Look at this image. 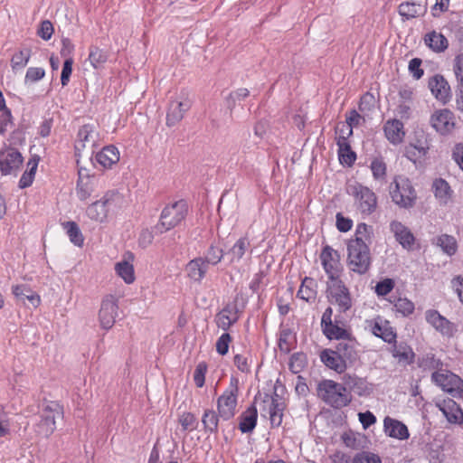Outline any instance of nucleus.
Returning <instances> with one entry per match:
<instances>
[{
  "label": "nucleus",
  "instance_id": "f257e3e1",
  "mask_svg": "<svg viewBox=\"0 0 463 463\" xmlns=\"http://www.w3.org/2000/svg\"><path fill=\"white\" fill-rule=\"evenodd\" d=\"M64 408L57 401L43 399L39 406V420L34 424L35 433L48 439L56 430V420L63 418Z\"/></svg>",
  "mask_w": 463,
  "mask_h": 463
},
{
  "label": "nucleus",
  "instance_id": "f03ea898",
  "mask_svg": "<svg viewBox=\"0 0 463 463\" xmlns=\"http://www.w3.org/2000/svg\"><path fill=\"white\" fill-rule=\"evenodd\" d=\"M317 396L326 404L335 409L348 406L353 400L352 395L345 392L342 383L333 380H323L317 384Z\"/></svg>",
  "mask_w": 463,
  "mask_h": 463
},
{
  "label": "nucleus",
  "instance_id": "7ed1b4c3",
  "mask_svg": "<svg viewBox=\"0 0 463 463\" xmlns=\"http://www.w3.org/2000/svg\"><path fill=\"white\" fill-rule=\"evenodd\" d=\"M188 206L184 200L176 201L166 205L161 212L156 229L164 233L181 223L187 215Z\"/></svg>",
  "mask_w": 463,
  "mask_h": 463
},
{
  "label": "nucleus",
  "instance_id": "20e7f679",
  "mask_svg": "<svg viewBox=\"0 0 463 463\" xmlns=\"http://www.w3.org/2000/svg\"><path fill=\"white\" fill-rule=\"evenodd\" d=\"M347 267L356 274H366L372 265V256L368 245H359L358 242L347 244Z\"/></svg>",
  "mask_w": 463,
  "mask_h": 463
},
{
  "label": "nucleus",
  "instance_id": "39448f33",
  "mask_svg": "<svg viewBox=\"0 0 463 463\" xmlns=\"http://www.w3.org/2000/svg\"><path fill=\"white\" fill-rule=\"evenodd\" d=\"M390 195L392 202L402 208H411L414 205L417 195L411 182L399 176L390 185Z\"/></svg>",
  "mask_w": 463,
  "mask_h": 463
},
{
  "label": "nucleus",
  "instance_id": "423d86ee",
  "mask_svg": "<svg viewBox=\"0 0 463 463\" xmlns=\"http://www.w3.org/2000/svg\"><path fill=\"white\" fill-rule=\"evenodd\" d=\"M326 297L331 304L337 306L340 313H345L353 306L350 290L340 278L328 279Z\"/></svg>",
  "mask_w": 463,
  "mask_h": 463
},
{
  "label": "nucleus",
  "instance_id": "0eeeda50",
  "mask_svg": "<svg viewBox=\"0 0 463 463\" xmlns=\"http://www.w3.org/2000/svg\"><path fill=\"white\" fill-rule=\"evenodd\" d=\"M239 395V380L232 377L227 389L217 399V410L221 419L229 420L236 413Z\"/></svg>",
  "mask_w": 463,
  "mask_h": 463
},
{
  "label": "nucleus",
  "instance_id": "6e6552de",
  "mask_svg": "<svg viewBox=\"0 0 463 463\" xmlns=\"http://www.w3.org/2000/svg\"><path fill=\"white\" fill-rule=\"evenodd\" d=\"M321 329L328 340L340 341L353 335L350 326H340L333 322V308L327 307L321 317Z\"/></svg>",
  "mask_w": 463,
  "mask_h": 463
},
{
  "label": "nucleus",
  "instance_id": "1a4fd4ad",
  "mask_svg": "<svg viewBox=\"0 0 463 463\" xmlns=\"http://www.w3.org/2000/svg\"><path fill=\"white\" fill-rule=\"evenodd\" d=\"M431 382L453 397L463 395V381L452 372L443 369L431 373Z\"/></svg>",
  "mask_w": 463,
  "mask_h": 463
},
{
  "label": "nucleus",
  "instance_id": "9d476101",
  "mask_svg": "<svg viewBox=\"0 0 463 463\" xmlns=\"http://www.w3.org/2000/svg\"><path fill=\"white\" fill-rule=\"evenodd\" d=\"M342 382L345 386L346 393L361 397H370L374 390L373 383L367 381L364 377H360L354 373H345L342 377Z\"/></svg>",
  "mask_w": 463,
  "mask_h": 463
},
{
  "label": "nucleus",
  "instance_id": "9b49d317",
  "mask_svg": "<svg viewBox=\"0 0 463 463\" xmlns=\"http://www.w3.org/2000/svg\"><path fill=\"white\" fill-rule=\"evenodd\" d=\"M192 100L188 93L182 90L175 99L170 101L166 113V125L168 127L175 126L184 117V114L191 109Z\"/></svg>",
  "mask_w": 463,
  "mask_h": 463
},
{
  "label": "nucleus",
  "instance_id": "f8f14e48",
  "mask_svg": "<svg viewBox=\"0 0 463 463\" xmlns=\"http://www.w3.org/2000/svg\"><path fill=\"white\" fill-rule=\"evenodd\" d=\"M118 315V299L112 295L106 296L101 301L98 314L100 327L106 331L111 329L115 325Z\"/></svg>",
  "mask_w": 463,
  "mask_h": 463
},
{
  "label": "nucleus",
  "instance_id": "ddd939ff",
  "mask_svg": "<svg viewBox=\"0 0 463 463\" xmlns=\"http://www.w3.org/2000/svg\"><path fill=\"white\" fill-rule=\"evenodd\" d=\"M319 257L328 279L340 278L343 266L339 252L331 246L326 245L323 247Z\"/></svg>",
  "mask_w": 463,
  "mask_h": 463
},
{
  "label": "nucleus",
  "instance_id": "4468645a",
  "mask_svg": "<svg viewBox=\"0 0 463 463\" xmlns=\"http://www.w3.org/2000/svg\"><path fill=\"white\" fill-rule=\"evenodd\" d=\"M23 161L22 154L14 147L9 146L0 150V171L4 175H16Z\"/></svg>",
  "mask_w": 463,
  "mask_h": 463
},
{
  "label": "nucleus",
  "instance_id": "2eb2a0df",
  "mask_svg": "<svg viewBox=\"0 0 463 463\" xmlns=\"http://www.w3.org/2000/svg\"><path fill=\"white\" fill-rule=\"evenodd\" d=\"M116 194L113 191H108L99 200L90 204L86 209L87 216L92 221L103 222L114 203Z\"/></svg>",
  "mask_w": 463,
  "mask_h": 463
},
{
  "label": "nucleus",
  "instance_id": "dca6fc26",
  "mask_svg": "<svg viewBox=\"0 0 463 463\" xmlns=\"http://www.w3.org/2000/svg\"><path fill=\"white\" fill-rule=\"evenodd\" d=\"M353 194L363 214L370 215L375 211L377 207V197L371 189L358 184L354 186Z\"/></svg>",
  "mask_w": 463,
  "mask_h": 463
},
{
  "label": "nucleus",
  "instance_id": "f3484780",
  "mask_svg": "<svg viewBox=\"0 0 463 463\" xmlns=\"http://www.w3.org/2000/svg\"><path fill=\"white\" fill-rule=\"evenodd\" d=\"M425 319L443 336L453 337L458 331L457 326L440 315L436 309L427 310L425 312Z\"/></svg>",
  "mask_w": 463,
  "mask_h": 463
},
{
  "label": "nucleus",
  "instance_id": "a211bd4d",
  "mask_svg": "<svg viewBox=\"0 0 463 463\" xmlns=\"http://www.w3.org/2000/svg\"><path fill=\"white\" fill-rule=\"evenodd\" d=\"M431 127L440 135L449 134L455 128L454 113L443 109L435 111L430 119Z\"/></svg>",
  "mask_w": 463,
  "mask_h": 463
},
{
  "label": "nucleus",
  "instance_id": "6ab92c4d",
  "mask_svg": "<svg viewBox=\"0 0 463 463\" xmlns=\"http://www.w3.org/2000/svg\"><path fill=\"white\" fill-rule=\"evenodd\" d=\"M428 87L435 99L447 104L452 98L450 85L441 74H435L429 79Z\"/></svg>",
  "mask_w": 463,
  "mask_h": 463
},
{
  "label": "nucleus",
  "instance_id": "aec40b11",
  "mask_svg": "<svg viewBox=\"0 0 463 463\" xmlns=\"http://www.w3.org/2000/svg\"><path fill=\"white\" fill-rule=\"evenodd\" d=\"M357 346L358 342L354 335H352L351 336L338 341L334 350L344 359L348 366H351L359 359Z\"/></svg>",
  "mask_w": 463,
  "mask_h": 463
},
{
  "label": "nucleus",
  "instance_id": "412c9836",
  "mask_svg": "<svg viewBox=\"0 0 463 463\" xmlns=\"http://www.w3.org/2000/svg\"><path fill=\"white\" fill-rule=\"evenodd\" d=\"M239 308L237 303H228L216 314L215 321L217 326L223 331H228L239 320Z\"/></svg>",
  "mask_w": 463,
  "mask_h": 463
},
{
  "label": "nucleus",
  "instance_id": "4be33fe9",
  "mask_svg": "<svg viewBox=\"0 0 463 463\" xmlns=\"http://www.w3.org/2000/svg\"><path fill=\"white\" fill-rule=\"evenodd\" d=\"M369 325L372 334L385 343L392 344L397 337L395 330L390 326L388 320H383L382 317H377L373 320L369 321Z\"/></svg>",
  "mask_w": 463,
  "mask_h": 463
},
{
  "label": "nucleus",
  "instance_id": "5701e85b",
  "mask_svg": "<svg viewBox=\"0 0 463 463\" xmlns=\"http://www.w3.org/2000/svg\"><path fill=\"white\" fill-rule=\"evenodd\" d=\"M390 230L403 249L411 250L413 248L415 237L408 227L399 221H392L390 223Z\"/></svg>",
  "mask_w": 463,
  "mask_h": 463
},
{
  "label": "nucleus",
  "instance_id": "b1692460",
  "mask_svg": "<svg viewBox=\"0 0 463 463\" xmlns=\"http://www.w3.org/2000/svg\"><path fill=\"white\" fill-rule=\"evenodd\" d=\"M258 421V410L256 397L253 402L239 416V430L242 433H250L256 428Z\"/></svg>",
  "mask_w": 463,
  "mask_h": 463
},
{
  "label": "nucleus",
  "instance_id": "393cba45",
  "mask_svg": "<svg viewBox=\"0 0 463 463\" xmlns=\"http://www.w3.org/2000/svg\"><path fill=\"white\" fill-rule=\"evenodd\" d=\"M437 406L450 423H462L463 411L459 405L452 399L448 398L439 402Z\"/></svg>",
  "mask_w": 463,
  "mask_h": 463
},
{
  "label": "nucleus",
  "instance_id": "a878e982",
  "mask_svg": "<svg viewBox=\"0 0 463 463\" xmlns=\"http://www.w3.org/2000/svg\"><path fill=\"white\" fill-rule=\"evenodd\" d=\"M383 430L386 435L400 440L408 439L410 437L407 426L403 422L389 416L383 420Z\"/></svg>",
  "mask_w": 463,
  "mask_h": 463
},
{
  "label": "nucleus",
  "instance_id": "bb28decb",
  "mask_svg": "<svg viewBox=\"0 0 463 463\" xmlns=\"http://www.w3.org/2000/svg\"><path fill=\"white\" fill-rule=\"evenodd\" d=\"M321 362L329 369L334 370L338 373H344L348 364L338 355L335 350L328 348L320 353Z\"/></svg>",
  "mask_w": 463,
  "mask_h": 463
},
{
  "label": "nucleus",
  "instance_id": "cd10ccee",
  "mask_svg": "<svg viewBox=\"0 0 463 463\" xmlns=\"http://www.w3.org/2000/svg\"><path fill=\"white\" fill-rule=\"evenodd\" d=\"M392 344V354L400 364L403 365L413 364L415 354L405 341L397 342L395 339Z\"/></svg>",
  "mask_w": 463,
  "mask_h": 463
},
{
  "label": "nucleus",
  "instance_id": "c85d7f7f",
  "mask_svg": "<svg viewBox=\"0 0 463 463\" xmlns=\"http://www.w3.org/2000/svg\"><path fill=\"white\" fill-rule=\"evenodd\" d=\"M403 123L399 119H389L383 126L386 138L394 145L400 144L405 136Z\"/></svg>",
  "mask_w": 463,
  "mask_h": 463
},
{
  "label": "nucleus",
  "instance_id": "c756f323",
  "mask_svg": "<svg viewBox=\"0 0 463 463\" xmlns=\"http://www.w3.org/2000/svg\"><path fill=\"white\" fill-rule=\"evenodd\" d=\"M431 190L435 198L441 205H447L453 196V190L449 184L443 178H436L432 182Z\"/></svg>",
  "mask_w": 463,
  "mask_h": 463
},
{
  "label": "nucleus",
  "instance_id": "7c9ffc66",
  "mask_svg": "<svg viewBox=\"0 0 463 463\" xmlns=\"http://www.w3.org/2000/svg\"><path fill=\"white\" fill-rule=\"evenodd\" d=\"M97 163L104 168H111L119 161V151L114 145L104 146L95 156Z\"/></svg>",
  "mask_w": 463,
  "mask_h": 463
},
{
  "label": "nucleus",
  "instance_id": "2f4dec72",
  "mask_svg": "<svg viewBox=\"0 0 463 463\" xmlns=\"http://www.w3.org/2000/svg\"><path fill=\"white\" fill-rule=\"evenodd\" d=\"M427 12L426 5L416 1H407L399 5L398 13L403 20H411Z\"/></svg>",
  "mask_w": 463,
  "mask_h": 463
},
{
  "label": "nucleus",
  "instance_id": "473e14b6",
  "mask_svg": "<svg viewBox=\"0 0 463 463\" xmlns=\"http://www.w3.org/2000/svg\"><path fill=\"white\" fill-rule=\"evenodd\" d=\"M423 40L425 45L437 53L445 52L449 47L448 39L441 33L434 30L426 33Z\"/></svg>",
  "mask_w": 463,
  "mask_h": 463
},
{
  "label": "nucleus",
  "instance_id": "72a5a7b5",
  "mask_svg": "<svg viewBox=\"0 0 463 463\" xmlns=\"http://www.w3.org/2000/svg\"><path fill=\"white\" fill-rule=\"evenodd\" d=\"M208 269V264L202 257L195 258L186 265L188 277L196 282H201Z\"/></svg>",
  "mask_w": 463,
  "mask_h": 463
},
{
  "label": "nucleus",
  "instance_id": "f704fd0d",
  "mask_svg": "<svg viewBox=\"0 0 463 463\" xmlns=\"http://www.w3.org/2000/svg\"><path fill=\"white\" fill-rule=\"evenodd\" d=\"M336 145L338 146V156L342 164H345L348 166L354 165L356 160V154L351 149V146L346 140V137H337Z\"/></svg>",
  "mask_w": 463,
  "mask_h": 463
},
{
  "label": "nucleus",
  "instance_id": "c9c22d12",
  "mask_svg": "<svg viewBox=\"0 0 463 463\" xmlns=\"http://www.w3.org/2000/svg\"><path fill=\"white\" fill-rule=\"evenodd\" d=\"M418 367L422 372H441L443 370V362L436 357L434 354L428 353L418 358Z\"/></svg>",
  "mask_w": 463,
  "mask_h": 463
},
{
  "label": "nucleus",
  "instance_id": "e433bc0d",
  "mask_svg": "<svg viewBox=\"0 0 463 463\" xmlns=\"http://www.w3.org/2000/svg\"><path fill=\"white\" fill-rule=\"evenodd\" d=\"M373 236V227L364 222L358 223L355 230L354 239L348 241L347 244L358 242L359 245H370Z\"/></svg>",
  "mask_w": 463,
  "mask_h": 463
},
{
  "label": "nucleus",
  "instance_id": "4c0bfd02",
  "mask_svg": "<svg viewBox=\"0 0 463 463\" xmlns=\"http://www.w3.org/2000/svg\"><path fill=\"white\" fill-rule=\"evenodd\" d=\"M94 132L95 126L92 124H85L79 128L75 143V155L77 156H79L80 153L85 148L86 143L92 139Z\"/></svg>",
  "mask_w": 463,
  "mask_h": 463
},
{
  "label": "nucleus",
  "instance_id": "58836bf2",
  "mask_svg": "<svg viewBox=\"0 0 463 463\" xmlns=\"http://www.w3.org/2000/svg\"><path fill=\"white\" fill-rule=\"evenodd\" d=\"M39 161L40 157L38 156H33L32 157H30L27 163V169L22 175L19 180V188L24 189L32 185L34 180Z\"/></svg>",
  "mask_w": 463,
  "mask_h": 463
},
{
  "label": "nucleus",
  "instance_id": "ea45409f",
  "mask_svg": "<svg viewBox=\"0 0 463 463\" xmlns=\"http://www.w3.org/2000/svg\"><path fill=\"white\" fill-rule=\"evenodd\" d=\"M317 284L314 279L305 277L297 293L298 298L307 302L314 301L317 298Z\"/></svg>",
  "mask_w": 463,
  "mask_h": 463
},
{
  "label": "nucleus",
  "instance_id": "a19ab883",
  "mask_svg": "<svg viewBox=\"0 0 463 463\" xmlns=\"http://www.w3.org/2000/svg\"><path fill=\"white\" fill-rule=\"evenodd\" d=\"M296 344V335L288 327L281 326L279 333L278 345L284 354H289Z\"/></svg>",
  "mask_w": 463,
  "mask_h": 463
},
{
  "label": "nucleus",
  "instance_id": "79ce46f5",
  "mask_svg": "<svg viewBox=\"0 0 463 463\" xmlns=\"http://www.w3.org/2000/svg\"><path fill=\"white\" fill-rule=\"evenodd\" d=\"M390 302L393 305L396 316L400 315L402 317H409L415 310L414 303L407 298H396L390 299Z\"/></svg>",
  "mask_w": 463,
  "mask_h": 463
},
{
  "label": "nucleus",
  "instance_id": "37998d69",
  "mask_svg": "<svg viewBox=\"0 0 463 463\" xmlns=\"http://www.w3.org/2000/svg\"><path fill=\"white\" fill-rule=\"evenodd\" d=\"M13 293L17 298L22 300L26 298L33 307H37L41 303L40 296L25 285L14 287Z\"/></svg>",
  "mask_w": 463,
  "mask_h": 463
},
{
  "label": "nucleus",
  "instance_id": "c03bdc74",
  "mask_svg": "<svg viewBox=\"0 0 463 463\" xmlns=\"http://www.w3.org/2000/svg\"><path fill=\"white\" fill-rule=\"evenodd\" d=\"M433 244L441 248L442 251L449 256H452L457 252L458 242L452 235L441 234L436 237Z\"/></svg>",
  "mask_w": 463,
  "mask_h": 463
},
{
  "label": "nucleus",
  "instance_id": "a18cd8bd",
  "mask_svg": "<svg viewBox=\"0 0 463 463\" xmlns=\"http://www.w3.org/2000/svg\"><path fill=\"white\" fill-rule=\"evenodd\" d=\"M220 418L219 412L210 409L205 410L202 417L204 431L211 434L216 433Z\"/></svg>",
  "mask_w": 463,
  "mask_h": 463
},
{
  "label": "nucleus",
  "instance_id": "49530a36",
  "mask_svg": "<svg viewBox=\"0 0 463 463\" xmlns=\"http://www.w3.org/2000/svg\"><path fill=\"white\" fill-rule=\"evenodd\" d=\"M32 50L28 47L15 52L11 59V67L13 71L24 69L30 61Z\"/></svg>",
  "mask_w": 463,
  "mask_h": 463
},
{
  "label": "nucleus",
  "instance_id": "de8ad7c7",
  "mask_svg": "<svg viewBox=\"0 0 463 463\" xmlns=\"http://www.w3.org/2000/svg\"><path fill=\"white\" fill-rule=\"evenodd\" d=\"M117 274L127 283L131 284L135 281L134 267L127 260H121L115 265Z\"/></svg>",
  "mask_w": 463,
  "mask_h": 463
},
{
  "label": "nucleus",
  "instance_id": "09e8293b",
  "mask_svg": "<svg viewBox=\"0 0 463 463\" xmlns=\"http://www.w3.org/2000/svg\"><path fill=\"white\" fill-rule=\"evenodd\" d=\"M429 153L424 152L423 148H417L414 145H407L404 147V156L412 162L415 165H421L427 158Z\"/></svg>",
  "mask_w": 463,
  "mask_h": 463
},
{
  "label": "nucleus",
  "instance_id": "8fccbe9b",
  "mask_svg": "<svg viewBox=\"0 0 463 463\" xmlns=\"http://www.w3.org/2000/svg\"><path fill=\"white\" fill-rule=\"evenodd\" d=\"M63 228L70 238V241L76 246H82L84 242V237L75 222L70 221L62 223Z\"/></svg>",
  "mask_w": 463,
  "mask_h": 463
},
{
  "label": "nucleus",
  "instance_id": "3c124183",
  "mask_svg": "<svg viewBox=\"0 0 463 463\" xmlns=\"http://www.w3.org/2000/svg\"><path fill=\"white\" fill-rule=\"evenodd\" d=\"M250 246V240L247 236L241 237L230 250V253L232 255V261H239L245 255L246 251Z\"/></svg>",
  "mask_w": 463,
  "mask_h": 463
},
{
  "label": "nucleus",
  "instance_id": "603ef678",
  "mask_svg": "<svg viewBox=\"0 0 463 463\" xmlns=\"http://www.w3.org/2000/svg\"><path fill=\"white\" fill-rule=\"evenodd\" d=\"M307 365V354L303 352H298L290 356L288 368L291 373L297 374L302 372Z\"/></svg>",
  "mask_w": 463,
  "mask_h": 463
},
{
  "label": "nucleus",
  "instance_id": "864d4df0",
  "mask_svg": "<svg viewBox=\"0 0 463 463\" xmlns=\"http://www.w3.org/2000/svg\"><path fill=\"white\" fill-rule=\"evenodd\" d=\"M250 96V90L246 88H240L232 91L225 99L226 106L232 112L236 107L237 102H240Z\"/></svg>",
  "mask_w": 463,
  "mask_h": 463
},
{
  "label": "nucleus",
  "instance_id": "5fc2aeb1",
  "mask_svg": "<svg viewBox=\"0 0 463 463\" xmlns=\"http://www.w3.org/2000/svg\"><path fill=\"white\" fill-rule=\"evenodd\" d=\"M370 169L375 180H385L387 175V166L383 157L373 158L371 162Z\"/></svg>",
  "mask_w": 463,
  "mask_h": 463
},
{
  "label": "nucleus",
  "instance_id": "6e6d98bb",
  "mask_svg": "<svg viewBox=\"0 0 463 463\" xmlns=\"http://www.w3.org/2000/svg\"><path fill=\"white\" fill-rule=\"evenodd\" d=\"M107 60L108 55L106 52L97 46H90L89 61L95 69L100 68L107 61Z\"/></svg>",
  "mask_w": 463,
  "mask_h": 463
},
{
  "label": "nucleus",
  "instance_id": "4d7b16f0",
  "mask_svg": "<svg viewBox=\"0 0 463 463\" xmlns=\"http://www.w3.org/2000/svg\"><path fill=\"white\" fill-rule=\"evenodd\" d=\"M204 259L205 262L209 265H217L223 258V250L212 244L206 250L204 257H202Z\"/></svg>",
  "mask_w": 463,
  "mask_h": 463
},
{
  "label": "nucleus",
  "instance_id": "13d9d810",
  "mask_svg": "<svg viewBox=\"0 0 463 463\" xmlns=\"http://www.w3.org/2000/svg\"><path fill=\"white\" fill-rule=\"evenodd\" d=\"M286 405L269 406V420L271 428H278L282 424L283 411Z\"/></svg>",
  "mask_w": 463,
  "mask_h": 463
},
{
  "label": "nucleus",
  "instance_id": "bf43d9fd",
  "mask_svg": "<svg viewBox=\"0 0 463 463\" xmlns=\"http://www.w3.org/2000/svg\"><path fill=\"white\" fill-rule=\"evenodd\" d=\"M352 463H382V459L371 451H361L354 455Z\"/></svg>",
  "mask_w": 463,
  "mask_h": 463
},
{
  "label": "nucleus",
  "instance_id": "052dcab7",
  "mask_svg": "<svg viewBox=\"0 0 463 463\" xmlns=\"http://www.w3.org/2000/svg\"><path fill=\"white\" fill-rule=\"evenodd\" d=\"M179 423L181 424L183 430H194L198 427V421L196 417L191 412H184L179 417Z\"/></svg>",
  "mask_w": 463,
  "mask_h": 463
},
{
  "label": "nucleus",
  "instance_id": "680f3d73",
  "mask_svg": "<svg viewBox=\"0 0 463 463\" xmlns=\"http://www.w3.org/2000/svg\"><path fill=\"white\" fill-rule=\"evenodd\" d=\"M408 145H414V146L420 149L422 147L424 152L429 153L430 148V140L429 135H427L423 130H420L415 132V139Z\"/></svg>",
  "mask_w": 463,
  "mask_h": 463
},
{
  "label": "nucleus",
  "instance_id": "e2e57ef3",
  "mask_svg": "<svg viewBox=\"0 0 463 463\" xmlns=\"http://www.w3.org/2000/svg\"><path fill=\"white\" fill-rule=\"evenodd\" d=\"M45 76V70L42 67H29L24 77V83H34Z\"/></svg>",
  "mask_w": 463,
  "mask_h": 463
},
{
  "label": "nucleus",
  "instance_id": "0e129e2a",
  "mask_svg": "<svg viewBox=\"0 0 463 463\" xmlns=\"http://www.w3.org/2000/svg\"><path fill=\"white\" fill-rule=\"evenodd\" d=\"M207 369L208 366L205 362H201L196 365L194 372V382L196 387L202 388L204 385Z\"/></svg>",
  "mask_w": 463,
  "mask_h": 463
},
{
  "label": "nucleus",
  "instance_id": "69168bd1",
  "mask_svg": "<svg viewBox=\"0 0 463 463\" xmlns=\"http://www.w3.org/2000/svg\"><path fill=\"white\" fill-rule=\"evenodd\" d=\"M232 340V338L227 331L222 334L216 342L217 353L221 355H225L229 351V345Z\"/></svg>",
  "mask_w": 463,
  "mask_h": 463
},
{
  "label": "nucleus",
  "instance_id": "338daca9",
  "mask_svg": "<svg viewBox=\"0 0 463 463\" xmlns=\"http://www.w3.org/2000/svg\"><path fill=\"white\" fill-rule=\"evenodd\" d=\"M453 71L457 80L456 86H463V53H459L455 57Z\"/></svg>",
  "mask_w": 463,
  "mask_h": 463
},
{
  "label": "nucleus",
  "instance_id": "774afa93",
  "mask_svg": "<svg viewBox=\"0 0 463 463\" xmlns=\"http://www.w3.org/2000/svg\"><path fill=\"white\" fill-rule=\"evenodd\" d=\"M375 105V97L373 93L367 91L360 99L358 105L361 111H371Z\"/></svg>",
  "mask_w": 463,
  "mask_h": 463
}]
</instances>
